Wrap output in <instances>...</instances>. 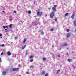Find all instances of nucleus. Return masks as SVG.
<instances>
[{"label": "nucleus", "instance_id": "nucleus-26", "mask_svg": "<svg viewBox=\"0 0 76 76\" xmlns=\"http://www.w3.org/2000/svg\"><path fill=\"white\" fill-rule=\"evenodd\" d=\"M30 67V68H33V67H34V66H31Z\"/></svg>", "mask_w": 76, "mask_h": 76}, {"label": "nucleus", "instance_id": "nucleus-5", "mask_svg": "<svg viewBox=\"0 0 76 76\" xmlns=\"http://www.w3.org/2000/svg\"><path fill=\"white\" fill-rule=\"evenodd\" d=\"M70 37V33H69L66 34V37L67 38H69Z\"/></svg>", "mask_w": 76, "mask_h": 76}, {"label": "nucleus", "instance_id": "nucleus-17", "mask_svg": "<svg viewBox=\"0 0 76 76\" xmlns=\"http://www.w3.org/2000/svg\"><path fill=\"white\" fill-rule=\"evenodd\" d=\"M68 15L69 13H67L65 14V16H68Z\"/></svg>", "mask_w": 76, "mask_h": 76}, {"label": "nucleus", "instance_id": "nucleus-40", "mask_svg": "<svg viewBox=\"0 0 76 76\" xmlns=\"http://www.w3.org/2000/svg\"><path fill=\"white\" fill-rule=\"evenodd\" d=\"M54 23L53 22H52V24H54Z\"/></svg>", "mask_w": 76, "mask_h": 76}, {"label": "nucleus", "instance_id": "nucleus-4", "mask_svg": "<svg viewBox=\"0 0 76 76\" xmlns=\"http://www.w3.org/2000/svg\"><path fill=\"white\" fill-rule=\"evenodd\" d=\"M75 12L74 11L72 15L71 18L72 19H73L75 18Z\"/></svg>", "mask_w": 76, "mask_h": 76}, {"label": "nucleus", "instance_id": "nucleus-11", "mask_svg": "<svg viewBox=\"0 0 76 76\" xmlns=\"http://www.w3.org/2000/svg\"><path fill=\"white\" fill-rule=\"evenodd\" d=\"M13 26V25L12 24H11L9 26V28H12V26Z\"/></svg>", "mask_w": 76, "mask_h": 76}, {"label": "nucleus", "instance_id": "nucleus-14", "mask_svg": "<svg viewBox=\"0 0 76 76\" xmlns=\"http://www.w3.org/2000/svg\"><path fill=\"white\" fill-rule=\"evenodd\" d=\"M74 26H76V21H75L74 22Z\"/></svg>", "mask_w": 76, "mask_h": 76}, {"label": "nucleus", "instance_id": "nucleus-46", "mask_svg": "<svg viewBox=\"0 0 76 76\" xmlns=\"http://www.w3.org/2000/svg\"><path fill=\"white\" fill-rule=\"evenodd\" d=\"M51 9V8H49V10Z\"/></svg>", "mask_w": 76, "mask_h": 76}, {"label": "nucleus", "instance_id": "nucleus-48", "mask_svg": "<svg viewBox=\"0 0 76 76\" xmlns=\"http://www.w3.org/2000/svg\"><path fill=\"white\" fill-rule=\"evenodd\" d=\"M75 32H76V29H75Z\"/></svg>", "mask_w": 76, "mask_h": 76}, {"label": "nucleus", "instance_id": "nucleus-27", "mask_svg": "<svg viewBox=\"0 0 76 76\" xmlns=\"http://www.w3.org/2000/svg\"><path fill=\"white\" fill-rule=\"evenodd\" d=\"M1 62V58L0 57V63Z\"/></svg>", "mask_w": 76, "mask_h": 76}, {"label": "nucleus", "instance_id": "nucleus-39", "mask_svg": "<svg viewBox=\"0 0 76 76\" xmlns=\"http://www.w3.org/2000/svg\"><path fill=\"white\" fill-rule=\"evenodd\" d=\"M55 21H57V18H55Z\"/></svg>", "mask_w": 76, "mask_h": 76}, {"label": "nucleus", "instance_id": "nucleus-20", "mask_svg": "<svg viewBox=\"0 0 76 76\" xmlns=\"http://www.w3.org/2000/svg\"><path fill=\"white\" fill-rule=\"evenodd\" d=\"M43 61H45V60H46V58H43Z\"/></svg>", "mask_w": 76, "mask_h": 76}, {"label": "nucleus", "instance_id": "nucleus-32", "mask_svg": "<svg viewBox=\"0 0 76 76\" xmlns=\"http://www.w3.org/2000/svg\"><path fill=\"white\" fill-rule=\"evenodd\" d=\"M14 13H16V11H14Z\"/></svg>", "mask_w": 76, "mask_h": 76}, {"label": "nucleus", "instance_id": "nucleus-51", "mask_svg": "<svg viewBox=\"0 0 76 76\" xmlns=\"http://www.w3.org/2000/svg\"><path fill=\"white\" fill-rule=\"evenodd\" d=\"M72 53H73V52H72Z\"/></svg>", "mask_w": 76, "mask_h": 76}, {"label": "nucleus", "instance_id": "nucleus-43", "mask_svg": "<svg viewBox=\"0 0 76 76\" xmlns=\"http://www.w3.org/2000/svg\"><path fill=\"white\" fill-rule=\"evenodd\" d=\"M17 38H18V37H15V39H17Z\"/></svg>", "mask_w": 76, "mask_h": 76}, {"label": "nucleus", "instance_id": "nucleus-45", "mask_svg": "<svg viewBox=\"0 0 76 76\" xmlns=\"http://www.w3.org/2000/svg\"><path fill=\"white\" fill-rule=\"evenodd\" d=\"M6 27L7 28H8V26H6Z\"/></svg>", "mask_w": 76, "mask_h": 76}, {"label": "nucleus", "instance_id": "nucleus-37", "mask_svg": "<svg viewBox=\"0 0 76 76\" xmlns=\"http://www.w3.org/2000/svg\"><path fill=\"white\" fill-rule=\"evenodd\" d=\"M20 64H19V65L18 66V67H20Z\"/></svg>", "mask_w": 76, "mask_h": 76}, {"label": "nucleus", "instance_id": "nucleus-36", "mask_svg": "<svg viewBox=\"0 0 76 76\" xmlns=\"http://www.w3.org/2000/svg\"><path fill=\"white\" fill-rule=\"evenodd\" d=\"M4 54L3 52H2L1 53V55H3Z\"/></svg>", "mask_w": 76, "mask_h": 76}, {"label": "nucleus", "instance_id": "nucleus-3", "mask_svg": "<svg viewBox=\"0 0 76 76\" xmlns=\"http://www.w3.org/2000/svg\"><path fill=\"white\" fill-rule=\"evenodd\" d=\"M19 70V68H13L12 69V70L13 72H18Z\"/></svg>", "mask_w": 76, "mask_h": 76}, {"label": "nucleus", "instance_id": "nucleus-47", "mask_svg": "<svg viewBox=\"0 0 76 76\" xmlns=\"http://www.w3.org/2000/svg\"><path fill=\"white\" fill-rule=\"evenodd\" d=\"M52 47H54V46L53 45H52Z\"/></svg>", "mask_w": 76, "mask_h": 76}, {"label": "nucleus", "instance_id": "nucleus-10", "mask_svg": "<svg viewBox=\"0 0 76 76\" xmlns=\"http://www.w3.org/2000/svg\"><path fill=\"white\" fill-rule=\"evenodd\" d=\"M42 75H44V74H45V71H42Z\"/></svg>", "mask_w": 76, "mask_h": 76}, {"label": "nucleus", "instance_id": "nucleus-30", "mask_svg": "<svg viewBox=\"0 0 76 76\" xmlns=\"http://www.w3.org/2000/svg\"><path fill=\"white\" fill-rule=\"evenodd\" d=\"M57 57H60V55H57Z\"/></svg>", "mask_w": 76, "mask_h": 76}, {"label": "nucleus", "instance_id": "nucleus-38", "mask_svg": "<svg viewBox=\"0 0 76 76\" xmlns=\"http://www.w3.org/2000/svg\"><path fill=\"white\" fill-rule=\"evenodd\" d=\"M5 12H4V11H2V13H4Z\"/></svg>", "mask_w": 76, "mask_h": 76}, {"label": "nucleus", "instance_id": "nucleus-29", "mask_svg": "<svg viewBox=\"0 0 76 76\" xmlns=\"http://www.w3.org/2000/svg\"><path fill=\"white\" fill-rule=\"evenodd\" d=\"M45 76H48V74L46 73L45 75Z\"/></svg>", "mask_w": 76, "mask_h": 76}, {"label": "nucleus", "instance_id": "nucleus-31", "mask_svg": "<svg viewBox=\"0 0 76 76\" xmlns=\"http://www.w3.org/2000/svg\"><path fill=\"white\" fill-rule=\"evenodd\" d=\"M53 30H54V29H53V28H51V30H50V31H53Z\"/></svg>", "mask_w": 76, "mask_h": 76}, {"label": "nucleus", "instance_id": "nucleus-41", "mask_svg": "<svg viewBox=\"0 0 76 76\" xmlns=\"http://www.w3.org/2000/svg\"><path fill=\"white\" fill-rule=\"evenodd\" d=\"M26 73H27V74H29V72H26Z\"/></svg>", "mask_w": 76, "mask_h": 76}, {"label": "nucleus", "instance_id": "nucleus-21", "mask_svg": "<svg viewBox=\"0 0 76 76\" xmlns=\"http://www.w3.org/2000/svg\"><path fill=\"white\" fill-rule=\"evenodd\" d=\"M29 58H33V56H31L29 57Z\"/></svg>", "mask_w": 76, "mask_h": 76}, {"label": "nucleus", "instance_id": "nucleus-9", "mask_svg": "<svg viewBox=\"0 0 76 76\" xmlns=\"http://www.w3.org/2000/svg\"><path fill=\"white\" fill-rule=\"evenodd\" d=\"M68 61H69V62H72V60L70 58H68L67 59Z\"/></svg>", "mask_w": 76, "mask_h": 76}, {"label": "nucleus", "instance_id": "nucleus-6", "mask_svg": "<svg viewBox=\"0 0 76 76\" xmlns=\"http://www.w3.org/2000/svg\"><path fill=\"white\" fill-rule=\"evenodd\" d=\"M6 74V72L5 71H3L2 72V74L4 76H5Z\"/></svg>", "mask_w": 76, "mask_h": 76}, {"label": "nucleus", "instance_id": "nucleus-34", "mask_svg": "<svg viewBox=\"0 0 76 76\" xmlns=\"http://www.w3.org/2000/svg\"><path fill=\"white\" fill-rule=\"evenodd\" d=\"M30 61H31V62H32V61H33V59H31L30 60Z\"/></svg>", "mask_w": 76, "mask_h": 76}, {"label": "nucleus", "instance_id": "nucleus-7", "mask_svg": "<svg viewBox=\"0 0 76 76\" xmlns=\"http://www.w3.org/2000/svg\"><path fill=\"white\" fill-rule=\"evenodd\" d=\"M26 47V45H25L21 47L22 50H24V49L25 48V47Z\"/></svg>", "mask_w": 76, "mask_h": 76}, {"label": "nucleus", "instance_id": "nucleus-28", "mask_svg": "<svg viewBox=\"0 0 76 76\" xmlns=\"http://www.w3.org/2000/svg\"><path fill=\"white\" fill-rule=\"evenodd\" d=\"M72 67H73L74 69H75V68H76V67H75L74 65H72Z\"/></svg>", "mask_w": 76, "mask_h": 76}, {"label": "nucleus", "instance_id": "nucleus-15", "mask_svg": "<svg viewBox=\"0 0 76 76\" xmlns=\"http://www.w3.org/2000/svg\"><path fill=\"white\" fill-rule=\"evenodd\" d=\"M67 44H66V43H64V45H63V47H65L66 46H67Z\"/></svg>", "mask_w": 76, "mask_h": 76}, {"label": "nucleus", "instance_id": "nucleus-8", "mask_svg": "<svg viewBox=\"0 0 76 76\" xmlns=\"http://www.w3.org/2000/svg\"><path fill=\"white\" fill-rule=\"evenodd\" d=\"M52 9L54 12H56V9L54 7L52 8Z\"/></svg>", "mask_w": 76, "mask_h": 76}, {"label": "nucleus", "instance_id": "nucleus-19", "mask_svg": "<svg viewBox=\"0 0 76 76\" xmlns=\"http://www.w3.org/2000/svg\"><path fill=\"white\" fill-rule=\"evenodd\" d=\"M0 47H4V45L2 44V45H0Z\"/></svg>", "mask_w": 76, "mask_h": 76}, {"label": "nucleus", "instance_id": "nucleus-24", "mask_svg": "<svg viewBox=\"0 0 76 76\" xmlns=\"http://www.w3.org/2000/svg\"><path fill=\"white\" fill-rule=\"evenodd\" d=\"M3 29H5L6 28V26H3Z\"/></svg>", "mask_w": 76, "mask_h": 76}, {"label": "nucleus", "instance_id": "nucleus-23", "mask_svg": "<svg viewBox=\"0 0 76 76\" xmlns=\"http://www.w3.org/2000/svg\"><path fill=\"white\" fill-rule=\"evenodd\" d=\"M56 7H57V5H55L54 6V8H56Z\"/></svg>", "mask_w": 76, "mask_h": 76}, {"label": "nucleus", "instance_id": "nucleus-12", "mask_svg": "<svg viewBox=\"0 0 76 76\" xmlns=\"http://www.w3.org/2000/svg\"><path fill=\"white\" fill-rule=\"evenodd\" d=\"M26 38L24 39V41L23 42V43L25 44V42H26Z\"/></svg>", "mask_w": 76, "mask_h": 76}, {"label": "nucleus", "instance_id": "nucleus-25", "mask_svg": "<svg viewBox=\"0 0 76 76\" xmlns=\"http://www.w3.org/2000/svg\"><path fill=\"white\" fill-rule=\"evenodd\" d=\"M44 33L43 32V31H42L41 32V34L42 35H43V34H44Z\"/></svg>", "mask_w": 76, "mask_h": 76}, {"label": "nucleus", "instance_id": "nucleus-53", "mask_svg": "<svg viewBox=\"0 0 76 76\" xmlns=\"http://www.w3.org/2000/svg\"><path fill=\"white\" fill-rule=\"evenodd\" d=\"M34 4H35V2H34Z\"/></svg>", "mask_w": 76, "mask_h": 76}, {"label": "nucleus", "instance_id": "nucleus-18", "mask_svg": "<svg viewBox=\"0 0 76 76\" xmlns=\"http://www.w3.org/2000/svg\"><path fill=\"white\" fill-rule=\"evenodd\" d=\"M69 31H70V29H67L66 30V32H69Z\"/></svg>", "mask_w": 76, "mask_h": 76}, {"label": "nucleus", "instance_id": "nucleus-22", "mask_svg": "<svg viewBox=\"0 0 76 76\" xmlns=\"http://www.w3.org/2000/svg\"><path fill=\"white\" fill-rule=\"evenodd\" d=\"M28 13L29 14H31V11H28Z\"/></svg>", "mask_w": 76, "mask_h": 76}, {"label": "nucleus", "instance_id": "nucleus-16", "mask_svg": "<svg viewBox=\"0 0 76 76\" xmlns=\"http://www.w3.org/2000/svg\"><path fill=\"white\" fill-rule=\"evenodd\" d=\"M60 70H58L57 71V72H56V74H58V73H59V72H60Z\"/></svg>", "mask_w": 76, "mask_h": 76}, {"label": "nucleus", "instance_id": "nucleus-44", "mask_svg": "<svg viewBox=\"0 0 76 76\" xmlns=\"http://www.w3.org/2000/svg\"><path fill=\"white\" fill-rule=\"evenodd\" d=\"M5 31H7V29L6 28V29H5Z\"/></svg>", "mask_w": 76, "mask_h": 76}, {"label": "nucleus", "instance_id": "nucleus-13", "mask_svg": "<svg viewBox=\"0 0 76 76\" xmlns=\"http://www.w3.org/2000/svg\"><path fill=\"white\" fill-rule=\"evenodd\" d=\"M7 54L8 56H10L11 55V53H10V51L8 52Z\"/></svg>", "mask_w": 76, "mask_h": 76}, {"label": "nucleus", "instance_id": "nucleus-2", "mask_svg": "<svg viewBox=\"0 0 76 76\" xmlns=\"http://www.w3.org/2000/svg\"><path fill=\"white\" fill-rule=\"evenodd\" d=\"M38 12H37V15L38 16H41V15H42V12H40L39 11H40V10H38Z\"/></svg>", "mask_w": 76, "mask_h": 76}, {"label": "nucleus", "instance_id": "nucleus-1", "mask_svg": "<svg viewBox=\"0 0 76 76\" xmlns=\"http://www.w3.org/2000/svg\"><path fill=\"white\" fill-rule=\"evenodd\" d=\"M54 14H55V12H51L49 15L50 18H53V17L54 16Z\"/></svg>", "mask_w": 76, "mask_h": 76}, {"label": "nucleus", "instance_id": "nucleus-49", "mask_svg": "<svg viewBox=\"0 0 76 76\" xmlns=\"http://www.w3.org/2000/svg\"><path fill=\"white\" fill-rule=\"evenodd\" d=\"M68 49H69V48H67V50H68Z\"/></svg>", "mask_w": 76, "mask_h": 76}, {"label": "nucleus", "instance_id": "nucleus-33", "mask_svg": "<svg viewBox=\"0 0 76 76\" xmlns=\"http://www.w3.org/2000/svg\"><path fill=\"white\" fill-rule=\"evenodd\" d=\"M26 55H28V52H27V51H26Z\"/></svg>", "mask_w": 76, "mask_h": 76}, {"label": "nucleus", "instance_id": "nucleus-50", "mask_svg": "<svg viewBox=\"0 0 76 76\" xmlns=\"http://www.w3.org/2000/svg\"><path fill=\"white\" fill-rule=\"evenodd\" d=\"M1 38H2V37H1Z\"/></svg>", "mask_w": 76, "mask_h": 76}, {"label": "nucleus", "instance_id": "nucleus-35", "mask_svg": "<svg viewBox=\"0 0 76 76\" xmlns=\"http://www.w3.org/2000/svg\"><path fill=\"white\" fill-rule=\"evenodd\" d=\"M0 37H2V34H0Z\"/></svg>", "mask_w": 76, "mask_h": 76}, {"label": "nucleus", "instance_id": "nucleus-52", "mask_svg": "<svg viewBox=\"0 0 76 76\" xmlns=\"http://www.w3.org/2000/svg\"><path fill=\"white\" fill-rule=\"evenodd\" d=\"M19 76H21V75H19Z\"/></svg>", "mask_w": 76, "mask_h": 76}, {"label": "nucleus", "instance_id": "nucleus-42", "mask_svg": "<svg viewBox=\"0 0 76 76\" xmlns=\"http://www.w3.org/2000/svg\"><path fill=\"white\" fill-rule=\"evenodd\" d=\"M36 25H37V24H36L34 25V26H36Z\"/></svg>", "mask_w": 76, "mask_h": 76}]
</instances>
